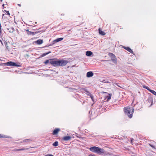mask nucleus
Instances as JSON below:
<instances>
[{
  "mask_svg": "<svg viewBox=\"0 0 156 156\" xmlns=\"http://www.w3.org/2000/svg\"><path fill=\"white\" fill-rule=\"evenodd\" d=\"M58 61L57 58L51 59L46 60L44 63L47 65L49 63L53 66L57 67H58Z\"/></svg>",
  "mask_w": 156,
  "mask_h": 156,
  "instance_id": "obj_1",
  "label": "nucleus"
},
{
  "mask_svg": "<svg viewBox=\"0 0 156 156\" xmlns=\"http://www.w3.org/2000/svg\"><path fill=\"white\" fill-rule=\"evenodd\" d=\"M89 150L92 152L99 154H103L105 152L104 150L103 149L95 146L90 147Z\"/></svg>",
  "mask_w": 156,
  "mask_h": 156,
  "instance_id": "obj_2",
  "label": "nucleus"
},
{
  "mask_svg": "<svg viewBox=\"0 0 156 156\" xmlns=\"http://www.w3.org/2000/svg\"><path fill=\"white\" fill-rule=\"evenodd\" d=\"M124 110L126 114L129 118L132 117L134 110L133 108L129 107H125L124 108Z\"/></svg>",
  "mask_w": 156,
  "mask_h": 156,
  "instance_id": "obj_3",
  "label": "nucleus"
},
{
  "mask_svg": "<svg viewBox=\"0 0 156 156\" xmlns=\"http://www.w3.org/2000/svg\"><path fill=\"white\" fill-rule=\"evenodd\" d=\"M58 66H66L68 63L67 60H62L58 61Z\"/></svg>",
  "mask_w": 156,
  "mask_h": 156,
  "instance_id": "obj_4",
  "label": "nucleus"
},
{
  "mask_svg": "<svg viewBox=\"0 0 156 156\" xmlns=\"http://www.w3.org/2000/svg\"><path fill=\"white\" fill-rule=\"evenodd\" d=\"M5 64L6 65L9 66L17 67L19 66L16 63L11 61L9 62L5 63Z\"/></svg>",
  "mask_w": 156,
  "mask_h": 156,
  "instance_id": "obj_5",
  "label": "nucleus"
},
{
  "mask_svg": "<svg viewBox=\"0 0 156 156\" xmlns=\"http://www.w3.org/2000/svg\"><path fill=\"white\" fill-rule=\"evenodd\" d=\"M60 131V129L59 128H56L53 130L52 134L53 135H56Z\"/></svg>",
  "mask_w": 156,
  "mask_h": 156,
  "instance_id": "obj_6",
  "label": "nucleus"
},
{
  "mask_svg": "<svg viewBox=\"0 0 156 156\" xmlns=\"http://www.w3.org/2000/svg\"><path fill=\"white\" fill-rule=\"evenodd\" d=\"M71 138V136H66L62 138V140L65 141H67L70 140Z\"/></svg>",
  "mask_w": 156,
  "mask_h": 156,
  "instance_id": "obj_7",
  "label": "nucleus"
},
{
  "mask_svg": "<svg viewBox=\"0 0 156 156\" xmlns=\"http://www.w3.org/2000/svg\"><path fill=\"white\" fill-rule=\"evenodd\" d=\"M32 141V140L31 139H27L23 140L22 143L23 142L26 144H28L31 142Z\"/></svg>",
  "mask_w": 156,
  "mask_h": 156,
  "instance_id": "obj_8",
  "label": "nucleus"
},
{
  "mask_svg": "<svg viewBox=\"0 0 156 156\" xmlns=\"http://www.w3.org/2000/svg\"><path fill=\"white\" fill-rule=\"evenodd\" d=\"M94 75L93 73L91 71L88 72L87 73V77H90Z\"/></svg>",
  "mask_w": 156,
  "mask_h": 156,
  "instance_id": "obj_9",
  "label": "nucleus"
},
{
  "mask_svg": "<svg viewBox=\"0 0 156 156\" xmlns=\"http://www.w3.org/2000/svg\"><path fill=\"white\" fill-rule=\"evenodd\" d=\"M124 48L127 51H128L130 53H133V51L131 50V49L128 47H124Z\"/></svg>",
  "mask_w": 156,
  "mask_h": 156,
  "instance_id": "obj_10",
  "label": "nucleus"
},
{
  "mask_svg": "<svg viewBox=\"0 0 156 156\" xmlns=\"http://www.w3.org/2000/svg\"><path fill=\"white\" fill-rule=\"evenodd\" d=\"M99 34L101 35H104L105 34V32L102 31L101 30V28H99L98 29Z\"/></svg>",
  "mask_w": 156,
  "mask_h": 156,
  "instance_id": "obj_11",
  "label": "nucleus"
},
{
  "mask_svg": "<svg viewBox=\"0 0 156 156\" xmlns=\"http://www.w3.org/2000/svg\"><path fill=\"white\" fill-rule=\"evenodd\" d=\"M105 93H107L109 95L108 96L106 97V98H107V101L111 99L112 95V94H108L106 92H105Z\"/></svg>",
  "mask_w": 156,
  "mask_h": 156,
  "instance_id": "obj_12",
  "label": "nucleus"
},
{
  "mask_svg": "<svg viewBox=\"0 0 156 156\" xmlns=\"http://www.w3.org/2000/svg\"><path fill=\"white\" fill-rule=\"evenodd\" d=\"M108 55L111 57L112 58V60H113L115 58V55L113 54L112 53H109L108 54Z\"/></svg>",
  "mask_w": 156,
  "mask_h": 156,
  "instance_id": "obj_13",
  "label": "nucleus"
},
{
  "mask_svg": "<svg viewBox=\"0 0 156 156\" xmlns=\"http://www.w3.org/2000/svg\"><path fill=\"white\" fill-rule=\"evenodd\" d=\"M92 54V52L90 51H87L86 52V55L87 56H90Z\"/></svg>",
  "mask_w": 156,
  "mask_h": 156,
  "instance_id": "obj_14",
  "label": "nucleus"
},
{
  "mask_svg": "<svg viewBox=\"0 0 156 156\" xmlns=\"http://www.w3.org/2000/svg\"><path fill=\"white\" fill-rule=\"evenodd\" d=\"M63 39V38L62 37L57 38L54 41L55 42H57L60 41H61Z\"/></svg>",
  "mask_w": 156,
  "mask_h": 156,
  "instance_id": "obj_15",
  "label": "nucleus"
},
{
  "mask_svg": "<svg viewBox=\"0 0 156 156\" xmlns=\"http://www.w3.org/2000/svg\"><path fill=\"white\" fill-rule=\"evenodd\" d=\"M43 41L42 40L39 39L37 41V43L38 44H41L43 43Z\"/></svg>",
  "mask_w": 156,
  "mask_h": 156,
  "instance_id": "obj_16",
  "label": "nucleus"
},
{
  "mask_svg": "<svg viewBox=\"0 0 156 156\" xmlns=\"http://www.w3.org/2000/svg\"><path fill=\"white\" fill-rule=\"evenodd\" d=\"M149 91L153 94L156 95V92L155 91L151 89L149 90Z\"/></svg>",
  "mask_w": 156,
  "mask_h": 156,
  "instance_id": "obj_17",
  "label": "nucleus"
},
{
  "mask_svg": "<svg viewBox=\"0 0 156 156\" xmlns=\"http://www.w3.org/2000/svg\"><path fill=\"white\" fill-rule=\"evenodd\" d=\"M58 141L55 142L53 144V145L54 146L56 147L58 145Z\"/></svg>",
  "mask_w": 156,
  "mask_h": 156,
  "instance_id": "obj_18",
  "label": "nucleus"
},
{
  "mask_svg": "<svg viewBox=\"0 0 156 156\" xmlns=\"http://www.w3.org/2000/svg\"><path fill=\"white\" fill-rule=\"evenodd\" d=\"M25 149V148H22V149H16V150H15L14 151H23L24 150L26 149Z\"/></svg>",
  "mask_w": 156,
  "mask_h": 156,
  "instance_id": "obj_19",
  "label": "nucleus"
},
{
  "mask_svg": "<svg viewBox=\"0 0 156 156\" xmlns=\"http://www.w3.org/2000/svg\"><path fill=\"white\" fill-rule=\"evenodd\" d=\"M51 51H48V52H46V53H43L42 54V56H45L46 55L48 54H49V53H51Z\"/></svg>",
  "mask_w": 156,
  "mask_h": 156,
  "instance_id": "obj_20",
  "label": "nucleus"
},
{
  "mask_svg": "<svg viewBox=\"0 0 156 156\" xmlns=\"http://www.w3.org/2000/svg\"><path fill=\"white\" fill-rule=\"evenodd\" d=\"M51 51H48V52H46V53H43L42 54V56H45L46 55L48 54H49V53H51Z\"/></svg>",
  "mask_w": 156,
  "mask_h": 156,
  "instance_id": "obj_21",
  "label": "nucleus"
},
{
  "mask_svg": "<svg viewBox=\"0 0 156 156\" xmlns=\"http://www.w3.org/2000/svg\"><path fill=\"white\" fill-rule=\"evenodd\" d=\"M143 87L148 90H150L148 87L147 86H145V85L143 86Z\"/></svg>",
  "mask_w": 156,
  "mask_h": 156,
  "instance_id": "obj_22",
  "label": "nucleus"
},
{
  "mask_svg": "<svg viewBox=\"0 0 156 156\" xmlns=\"http://www.w3.org/2000/svg\"><path fill=\"white\" fill-rule=\"evenodd\" d=\"M5 11L6 12V14H7V15H9V16H10V14L9 12V11L5 10Z\"/></svg>",
  "mask_w": 156,
  "mask_h": 156,
  "instance_id": "obj_23",
  "label": "nucleus"
},
{
  "mask_svg": "<svg viewBox=\"0 0 156 156\" xmlns=\"http://www.w3.org/2000/svg\"><path fill=\"white\" fill-rule=\"evenodd\" d=\"M7 137L5 136V135H2L1 134H0V138H5Z\"/></svg>",
  "mask_w": 156,
  "mask_h": 156,
  "instance_id": "obj_24",
  "label": "nucleus"
},
{
  "mask_svg": "<svg viewBox=\"0 0 156 156\" xmlns=\"http://www.w3.org/2000/svg\"><path fill=\"white\" fill-rule=\"evenodd\" d=\"M149 145L152 148H155V147L154 146V145H153L152 144H149Z\"/></svg>",
  "mask_w": 156,
  "mask_h": 156,
  "instance_id": "obj_25",
  "label": "nucleus"
},
{
  "mask_svg": "<svg viewBox=\"0 0 156 156\" xmlns=\"http://www.w3.org/2000/svg\"><path fill=\"white\" fill-rule=\"evenodd\" d=\"M44 156H53V155L51 154H48L46 155H45Z\"/></svg>",
  "mask_w": 156,
  "mask_h": 156,
  "instance_id": "obj_26",
  "label": "nucleus"
},
{
  "mask_svg": "<svg viewBox=\"0 0 156 156\" xmlns=\"http://www.w3.org/2000/svg\"><path fill=\"white\" fill-rule=\"evenodd\" d=\"M133 139H131V144L133 143Z\"/></svg>",
  "mask_w": 156,
  "mask_h": 156,
  "instance_id": "obj_27",
  "label": "nucleus"
},
{
  "mask_svg": "<svg viewBox=\"0 0 156 156\" xmlns=\"http://www.w3.org/2000/svg\"><path fill=\"white\" fill-rule=\"evenodd\" d=\"M115 84H116L117 86H118L119 87H121L120 86H119V85H117V83H115Z\"/></svg>",
  "mask_w": 156,
  "mask_h": 156,
  "instance_id": "obj_28",
  "label": "nucleus"
},
{
  "mask_svg": "<svg viewBox=\"0 0 156 156\" xmlns=\"http://www.w3.org/2000/svg\"><path fill=\"white\" fill-rule=\"evenodd\" d=\"M18 5L20 6H21V5L20 4H18Z\"/></svg>",
  "mask_w": 156,
  "mask_h": 156,
  "instance_id": "obj_29",
  "label": "nucleus"
},
{
  "mask_svg": "<svg viewBox=\"0 0 156 156\" xmlns=\"http://www.w3.org/2000/svg\"><path fill=\"white\" fill-rule=\"evenodd\" d=\"M30 32L31 34V33H33V32Z\"/></svg>",
  "mask_w": 156,
  "mask_h": 156,
  "instance_id": "obj_30",
  "label": "nucleus"
},
{
  "mask_svg": "<svg viewBox=\"0 0 156 156\" xmlns=\"http://www.w3.org/2000/svg\"><path fill=\"white\" fill-rule=\"evenodd\" d=\"M106 82V83H109V82H108V81H106V82Z\"/></svg>",
  "mask_w": 156,
  "mask_h": 156,
  "instance_id": "obj_31",
  "label": "nucleus"
},
{
  "mask_svg": "<svg viewBox=\"0 0 156 156\" xmlns=\"http://www.w3.org/2000/svg\"><path fill=\"white\" fill-rule=\"evenodd\" d=\"M26 30L27 31H29L28 30Z\"/></svg>",
  "mask_w": 156,
  "mask_h": 156,
  "instance_id": "obj_32",
  "label": "nucleus"
},
{
  "mask_svg": "<svg viewBox=\"0 0 156 156\" xmlns=\"http://www.w3.org/2000/svg\"><path fill=\"white\" fill-rule=\"evenodd\" d=\"M0 1L2 2V0H0Z\"/></svg>",
  "mask_w": 156,
  "mask_h": 156,
  "instance_id": "obj_33",
  "label": "nucleus"
},
{
  "mask_svg": "<svg viewBox=\"0 0 156 156\" xmlns=\"http://www.w3.org/2000/svg\"><path fill=\"white\" fill-rule=\"evenodd\" d=\"M4 15V14H3V16Z\"/></svg>",
  "mask_w": 156,
  "mask_h": 156,
  "instance_id": "obj_34",
  "label": "nucleus"
}]
</instances>
